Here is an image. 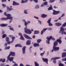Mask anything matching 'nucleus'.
Segmentation results:
<instances>
[{"instance_id": "obj_1", "label": "nucleus", "mask_w": 66, "mask_h": 66, "mask_svg": "<svg viewBox=\"0 0 66 66\" xmlns=\"http://www.w3.org/2000/svg\"><path fill=\"white\" fill-rule=\"evenodd\" d=\"M61 39H62V37H60L59 39H57L54 43L53 48L55 51H57L59 50L60 48L59 47H56V46L57 45V42L59 43V44H61V43H62V41L61 40Z\"/></svg>"}, {"instance_id": "obj_2", "label": "nucleus", "mask_w": 66, "mask_h": 66, "mask_svg": "<svg viewBox=\"0 0 66 66\" xmlns=\"http://www.w3.org/2000/svg\"><path fill=\"white\" fill-rule=\"evenodd\" d=\"M30 23H31V22L29 21H27V22H25V26L26 27L24 28V30L26 34H31L32 33V32H31V31L30 30V29H27V25H28V24H30Z\"/></svg>"}, {"instance_id": "obj_3", "label": "nucleus", "mask_w": 66, "mask_h": 66, "mask_svg": "<svg viewBox=\"0 0 66 66\" xmlns=\"http://www.w3.org/2000/svg\"><path fill=\"white\" fill-rule=\"evenodd\" d=\"M46 38L47 39L46 40V43L47 44H49L50 43V40L51 39L52 40H55V38H53V37L52 36H51L50 37H47Z\"/></svg>"}, {"instance_id": "obj_4", "label": "nucleus", "mask_w": 66, "mask_h": 66, "mask_svg": "<svg viewBox=\"0 0 66 66\" xmlns=\"http://www.w3.org/2000/svg\"><path fill=\"white\" fill-rule=\"evenodd\" d=\"M61 59L60 57H53L51 59V60H54L53 61V62L54 63V64H55L56 63V60H57V59Z\"/></svg>"}, {"instance_id": "obj_5", "label": "nucleus", "mask_w": 66, "mask_h": 66, "mask_svg": "<svg viewBox=\"0 0 66 66\" xmlns=\"http://www.w3.org/2000/svg\"><path fill=\"white\" fill-rule=\"evenodd\" d=\"M51 18H50L47 21V23H48L49 26H53V24L51 23Z\"/></svg>"}, {"instance_id": "obj_6", "label": "nucleus", "mask_w": 66, "mask_h": 66, "mask_svg": "<svg viewBox=\"0 0 66 66\" xmlns=\"http://www.w3.org/2000/svg\"><path fill=\"white\" fill-rule=\"evenodd\" d=\"M23 36H24V37H25V38H26V39H32V38L31 37H30V36H28V35L26 34H24Z\"/></svg>"}, {"instance_id": "obj_7", "label": "nucleus", "mask_w": 66, "mask_h": 66, "mask_svg": "<svg viewBox=\"0 0 66 66\" xmlns=\"http://www.w3.org/2000/svg\"><path fill=\"white\" fill-rule=\"evenodd\" d=\"M42 60L43 62H45V63H46L47 64H48V59L42 58Z\"/></svg>"}, {"instance_id": "obj_8", "label": "nucleus", "mask_w": 66, "mask_h": 66, "mask_svg": "<svg viewBox=\"0 0 66 66\" xmlns=\"http://www.w3.org/2000/svg\"><path fill=\"white\" fill-rule=\"evenodd\" d=\"M26 46L23 47L22 48V53L23 54H24L26 53Z\"/></svg>"}, {"instance_id": "obj_9", "label": "nucleus", "mask_w": 66, "mask_h": 66, "mask_svg": "<svg viewBox=\"0 0 66 66\" xmlns=\"http://www.w3.org/2000/svg\"><path fill=\"white\" fill-rule=\"evenodd\" d=\"M16 53H15V52H11L10 53V54L9 55H11L12 56H15V55H16Z\"/></svg>"}, {"instance_id": "obj_10", "label": "nucleus", "mask_w": 66, "mask_h": 66, "mask_svg": "<svg viewBox=\"0 0 66 66\" xmlns=\"http://www.w3.org/2000/svg\"><path fill=\"white\" fill-rule=\"evenodd\" d=\"M10 56H11V55H9L8 56V57H9V61H10V62H11V61H12L13 60V59H14V57H10Z\"/></svg>"}, {"instance_id": "obj_11", "label": "nucleus", "mask_w": 66, "mask_h": 66, "mask_svg": "<svg viewBox=\"0 0 66 66\" xmlns=\"http://www.w3.org/2000/svg\"><path fill=\"white\" fill-rule=\"evenodd\" d=\"M62 32H64V28L63 27H60V30L59 32L61 33Z\"/></svg>"}, {"instance_id": "obj_12", "label": "nucleus", "mask_w": 66, "mask_h": 66, "mask_svg": "<svg viewBox=\"0 0 66 66\" xmlns=\"http://www.w3.org/2000/svg\"><path fill=\"white\" fill-rule=\"evenodd\" d=\"M60 13V11H54V12L53 13V15H56V14H59Z\"/></svg>"}, {"instance_id": "obj_13", "label": "nucleus", "mask_w": 66, "mask_h": 66, "mask_svg": "<svg viewBox=\"0 0 66 66\" xmlns=\"http://www.w3.org/2000/svg\"><path fill=\"white\" fill-rule=\"evenodd\" d=\"M19 5V3H17L16 2L13 1V5Z\"/></svg>"}, {"instance_id": "obj_14", "label": "nucleus", "mask_w": 66, "mask_h": 66, "mask_svg": "<svg viewBox=\"0 0 66 66\" xmlns=\"http://www.w3.org/2000/svg\"><path fill=\"white\" fill-rule=\"evenodd\" d=\"M56 26H57V27H60L61 26H62V24L60 23H55Z\"/></svg>"}, {"instance_id": "obj_15", "label": "nucleus", "mask_w": 66, "mask_h": 66, "mask_svg": "<svg viewBox=\"0 0 66 66\" xmlns=\"http://www.w3.org/2000/svg\"><path fill=\"white\" fill-rule=\"evenodd\" d=\"M26 44L27 45H30V44H31V40H29L27 41L26 42Z\"/></svg>"}, {"instance_id": "obj_16", "label": "nucleus", "mask_w": 66, "mask_h": 66, "mask_svg": "<svg viewBox=\"0 0 66 66\" xmlns=\"http://www.w3.org/2000/svg\"><path fill=\"white\" fill-rule=\"evenodd\" d=\"M4 14L5 16H7V17H8V16H11V14H7V13H6V12H4Z\"/></svg>"}, {"instance_id": "obj_17", "label": "nucleus", "mask_w": 66, "mask_h": 66, "mask_svg": "<svg viewBox=\"0 0 66 66\" xmlns=\"http://www.w3.org/2000/svg\"><path fill=\"white\" fill-rule=\"evenodd\" d=\"M66 56V53H63L62 54V57H64Z\"/></svg>"}, {"instance_id": "obj_18", "label": "nucleus", "mask_w": 66, "mask_h": 66, "mask_svg": "<svg viewBox=\"0 0 66 66\" xmlns=\"http://www.w3.org/2000/svg\"><path fill=\"white\" fill-rule=\"evenodd\" d=\"M41 16L42 18H45V17H47V15L43 14Z\"/></svg>"}, {"instance_id": "obj_19", "label": "nucleus", "mask_w": 66, "mask_h": 66, "mask_svg": "<svg viewBox=\"0 0 66 66\" xmlns=\"http://www.w3.org/2000/svg\"><path fill=\"white\" fill-rule=\"evenodd\" d=\"M11 16H11H8V19H10V20H12L13 19V17L12 16Z\"/></svg>"}, {"instance_id": "obj_20", "label": "nucleus", "mask_w": 66, "mask_h": 66, "mask_svg": "<svg viewBox=\"0 0 66 66\" xmlns=\"http://www.w3.org/2000/svg\"><path fill=\"white\" fill-rule=\"evenodd\" d=\"M1 24V27H6L7 26V24Z\"/></svg>"}, {"instance_id": "obj_21", "label": "nucleus", "mask_w": 66, "mask_h": 66, "mask_svg": "<svg viewBox=\"0 0 66 66\" xmlns=\"http://www.w3.org/2000/svg\"><path fill=\"white\" fill-rule=\"evenodd\" d=\"M8 19V16L7 18H2L1 19V20H7Z\"/></svg>"}, {"instance_id": "obj_22", "label": "nucleus", "mask_w": 66, "mask_h": 66, "mask_svg": "<svg viewBox=\"0 0 66 66\" xmlns=\"http://www.w3.org/2000/svg\"><path fill=\"white\" fill-rule=\"evenodd\" d=\"M34 47H37V46H39V44H37L36 43H35L34 45Z\"/></svg>"}, {"instance_id": "obj_23", "label": "nucleus", "mask_w": 66, "mask_h": 66, "mask_svg": "<svg viewBox=\"0 0 66 66\" xmlns=\"http://www.w3.org/2000/svg\"><path fill=\"white\" fill-rule=\"evenodd\" d=\"M39 33V31L38 30H35L34 31V34H38Z\"/></svg>"}, {"instance_id": "obj_24", "label": "nucleus", "mask_w": 66, "mask_h": 66, "mask_svg": "<svg viewBox=\"0 0 66 66\" xmlns=\"http://www.w3.org/2000/svg\"><path fill=\"white\" fill-rule=\"evenodd\" d=\"M35 64V66H39V64L36 61L34 62Z\"/></svg>"}, {"instance_id": "obj_25", "label": "nucleus", "mask_w": 66, "mask_h": 66, "mask_svg": "<svg viewBox=\"0 0 66 66\" xmlns=\"http://www.w3.org/2000/svg\"><path fill=\"white\" fill-rule=\"evenodd\" d=\"M50 6L49 8L48 9V11H50V10H52V6L51 5H50Z\"/></svg>"}, {"instance_id": "obj_26", "label": "nucleus", "mask_w": 66, "mask_h": 66, "mask_svg": "<svg viewBox=\"0 0 66 66\" xmlns=\"http://www.w3.org/2000/svg\"><path fill=\"white\" fill-rule=\"evenodd\" d=\"M24 14H28V12H27V10H24Z\"/></svg>"}, {"instance_id": "obj_27", "label": "nucleus", "mask_w": 66, "mask_h": 66, "mask_svg": "<svg viewBox=\"0 0 66 66\" xmlns=\"http://www.w3.org/2000/svg\"><path fill=\"white\" fill-rule=\"evenodd\" d=\"M45 53V51L43 53H41L40 54V56H43L44 55V54Z\"/></svg>"}, {"instance_id": "obj_28", "label": "nucleus", "mask_w": 66, "mask_h": 66, "mask_svg": "<svg viewBox=\"0 0 66 66\" xmlns=\"http://www.w3.org/2000/svg\"><path fill=\"white\" fill-rule=\"evenodd\" d=\"M9 38L8 37H6V42H9Z\"/></svg>"}, {"instance_id": "obj_29", "label": "nucleus", "mask_w": 66, "mask_h": 66, "mask_svg": "<svg viewBox=\"0 0 66 66\" xmlns=\"http://www.w3.org/2000/svg\"><path fill=\"white\" fill-rule=\"evenodd\" d=\"M20 39H21V40H25L24 38H23V37L22 36H21V37L20 38Z\"/></svg>"}, {"instance_id": "obj_30", "label": "nucleus", "mask_w": 66, "mask_h": 66, "mask_svg": "<svg viewBox=\"0 0 66 66\" xmlns=\"http://www.w3.org/2000/svg\"><path fill=\"white\" fill-rule=\"evenodd\" d=\"M7 36V35L6 34H4L2 36V38H5Z\"/></svg>"}, {"instance_id": "obj_31", "label": "nucleus", "mask_w": 66, "mask_h": 66, "mask_svg": "<svg viewBox=\"0 0 66 66\" xmlns=\"http://www.w3.org/2000/svg\"><path fill=\"white\" fill-rule=\"evenodd\" d=\"M10 48V46H8V47H6L5 49V50H6V49H9Z\"/></svg>"}, {"instance_id": "obj_32", "label": "nucleus", "mask_w": 66, "mask_h": 66, "mask_svg": "<svg viewBox=\"0 0 66 66\" xmlns=\"http://www.w3.org/2000/svg\"><path fill=\"white\" fill-rule=\"evenodd\" d=\"M54 2H55V0H50L49 1V2L50 3H53Z\"/></svg>"}, {"instance_id": "obj_33", "label": "nucleus", "mask_w": 66, "mask_h": 66, "mask_svg": "<svg viewBox=\"0 0 66 66\" xmlns=\"http://www.w3.org/2000/svg\"><path fill=\"white\" fill-rule=\"evenodd\" d=\"M42 40L41 39H38L37 40V42L38 43H39Z\"/></svg>"}, {"instance_id": "obj_34", "label": "nucleus", "mask_w": 66, "mask_h": 66, "mask_svg": "<svg viewBox=\"0 0 66 66\" xmlns=\"http://www.w3.org/2000/svg\"><path fill=\"white\" fill-rule=\"evenodd\" d=\"M66 26V22L63 24L62 26L63 27H65Z\"/></svg>"}, {"instance_id": "obj_35", "label": "nucleus", "mask_w": 66, "mask_h": 66, "mask_svg": "<svg viewBox=\"0 0 66 66\" xmlns=\"http://www.w3.org/2000/svg\"><path fill=\"white\" fill-rule=\"evenodd\" d=\"M35 8H37V9H39V5H37L35 7Z\"/></svg>"}, {"instance_id": "obj_36", "label": "nucleus", "mask_w": 66, "mask_h": 66, "mask_svg": "<svg viewBox=\"0 0 66 66\" xmlns=\"http://www.w3.org/2000/svg\"><path fill=\"white\" fill-rule=\"evenodd\" d=\"M48 31H51L52 30V28L51 27H49L48 28Z\"/></svg>"}, {"instance_id": "obj_37", "label": "nucleus", "mask_w": 66, "mask_h": 66, "mask_svg": "<svg viewBox=\"0 0 66 66\" xmlns=\"http://www.w3.org/2000/svg\"><path fill=\"white\" fill-rule=\"evenodd\" d=\"M22 21L23 22H24V26H25V25L26 24L25 22H26V20L24 19H23L22 20Z\"/></svg>"}, {"instance_id": "obj_38", "label": "nucleus", "mask_w": 66, "mask_h": 66, "mask_svg": "<svg viewBox=\"0 0 66 66\" xmlns=\"http://www.w3.org/2000/svg\"><path fill=\"white\" fill-rule=\"evenodd\" d=\"M9 29L10 30H11V31H14V29L13 28L10 27Z\"/></svg>"}, {"instance_id": "obj_39", "label": "nucleus", "mask_w": 66, "mask_h": 66, "mask_svg": "<svg viewBox=\"0 0 66 66\" xmlns=\"http://www.w3.org/2000/svg\"><path fill=\"white\" fill-rule=\"evenodd\" d=\"M61 34L62 35H63V34H65V35H66V32H65V31L62 32H61Z\"/></svg>"}, {"instance_id": "obj_40", "label": "nucleus", "mask_w": 66, "mask_h": 66, "mask_svg": "<svg viewBox=\"0 0 66 66\" xmlns=\"http://www.w3.org/2000/svg\"><path fill=\"white\" fill-rule=\"evenodd\" d=\"M48 28H44L43 29V31H44V32H45V31H46V30H48Z\"/></svg>"}, {"instance_id": "obj_41", "label": "nucleus", "mask_w": 66, "mask_h": 66, "mask_svg": "<svg viewBox=\"0 0 66 66\" xmlns=\"http://www.w3.org/2000/svg\"><path fill=\"white\" fill-rule=\"evenodd\" d=\"M44 32H45V31H44L43 30L41 32V35H43L44 34Z\"/></svg>"}, {"instance_id": "obj_42", "label": "nucleus", "mask_w": 66, "mask_h": 66, "mask_svg": "<svg viewBox=\"0 0 66 66\" xmlns=\"http://www.w3.org/2000/svg\"><path fill=\"white\" fill-rule=\"evenodd\" d=\"M62 62L63 61H66V57L64 59H63L62 60Z\"/></svg>"}, {"instance_id": "obj_43", "label": "nucleus", "mask_w": 66, "mask_h": 66, "mask_svg": "<svg viewBox=\"0 0 66 66\" xmlns=\"http://www.w3.org/2000/svg\"><path fill=\"white\" fill-rule=\"evenodd\" d=\"M43 4L44 5H48V2H45Z\"/></svg>"}, {"instance_id": "obj_44", "label": "nucleus", "mask_w": 66, "mask_h": 66, "mask_svg": "<svg viewBox=\"0 0 66 66\" xmlns=\"http://www.w3.org/2000/svg\"><path fill=\"white\" fill-rule=\"evenodd\" d=\"M2 6H3V7H6V5L4 4H2Z\"/></svg>"}, {"instance_id": "obj_45", "label": "nucleus", "mask_w": 66, "mask_h": 66, "mask_svg": "<svg viewBox=\"0 0 66 66\" xmlns=\"http://www.w3.org/2000/svg\"><path fill=\"white\" fill-rule=\"evenodd\" d=\"M7 7L9 11H11V10H13V8H9V7L7 6Z\"/></svg>"}, {"instance_id": "obj_46", "label": "nucleus", "mask_w": 66, "mask_h": 66, "mask_svg": "<svg viewBox=\"0 0 66 66\" xmlns=\"http://www.w3.org/2000/svg\"><path fill=\"white\" fill-rule=\"evenodd\" d=\"M59 66H64V64H63L61 63V64H59Z\"/></svg>"}, {"instance_id": "obj_47", "label": "nucleus", "mask_w": 66, "mask_h": 66, "mask_svg": "<svg viewBox=\"0 0 66 66\" xmlns=\"http://www.w3.org/2000/svg\"><path fill=\"white\" fill-rule=\"evenodd\" d=\"M18 47H22V46L20 44H18Z\"/></svg>"}, {"instance_id": "obj_48", "label": "nucleus", "mask_w": 66, "mask_h": 66, "mask_svg": "<svg viewBox=\"0 0 66 66\" xmlns=\"http://www.w3.org/2000/svg\"><path fill=\"white\" fill-rule=\"evenodd\" d=\"M37 21H38V22H39L40 24H42V21H41L38 20Z\"/></svg>"}, {"instance_id": "obj_49", "label": "nucleus", "mask_w": 66, "mask_h": 66, "mask_svg": "<svg viewBox=\"0 0 66 66\" xmlns=\"http://www.w3.org/2000/svg\"><path fill=\"white\" fill-rule=\"evenodd\" d=\"M7 60L6 61V63H8L9 62V56L7 57Z\"/></svg>"}, {"instance_id": "obj_50", "label": "nucleus", "mask_w": 66, "mask_h": 66, "mask_svg": "<svg viewBox=\"0 0 66 66\" xmlns=\"http://www.w3.org/2000/svg\"><path fill=\"white\" fill-rule=\"evenodd\" d=\"M18 35H19V36H20L21 37L22 36V34L21 33H19V34H18Z\"/></svg>"}, {"instance_id": "obj_51", "label": "nucleus", "mask_w": 66, "mask_h": 66, "mask_svg": "<svg viewBox=\"0 0 66 66\" xmlns=\"http://www.w3.org/2000/svg\"><path fill=\"white\" fill-rule=\"evenodd\" d=\"M25 3V2L24 0H22L21 1V3Z\"/></svg>"}, {"instance_id": "obj_52", "label": "nucleus", "mask_w": 66, "mask_h": 66, "mask_svg": "<svg viewBox=\"0 0 66 66\" xmlns=\"http://www.w3.org/2000/svg\"><path fill=\"white\" fill-rule=\"evenodd\" d=\"M34 18H35L36 19H39V18L37 16H34Z\"/></svg>"}, {"instance_id": "obj_53", "label": "nucleus", "mask_w": 66, "mask_h": 66, "mask_svg": "<svg viewBox=\"0 0 66 66\" xmlns=\"http://www.w3.org/2000/svg\"><path fill=\"white\" fill-rule=\"evenodd\" d=\"M12 66H18V64L16 63H15V64H14L13 65H12Z\"/></svg>"}, {"instance_id": "obj_54", "label": "nucleus", "mask_w": 66, "mask_h": 66, "mask_svg": "<svg viewBox=\"0 0 66 66\" xmlns=\"http://www.w3.org/2000/svg\"><path fill=\"white\" fill-rule=\"evenodd\" d=\"M15 39V37H12V39L13 40H14V39Z\"/></svg>"}, {"instance_id": "obj_55", "label": "nucleus", "mask_w": 66, "mask_h": 66, "mask_svg": "<svg viewBox=\"0 0 66 66\" xmlns=\"http://www.w3.org/2000/svg\"><path fill=\"white\" fill-rule=\"evenodd\" d=\"M65 16V13H63L61 15V17H64Z\"/></svg>"}, {"instance_id": "obj_56", "label": "nucleus", "mask_w": 66, "mask_h": 66, "mask_svg": "<svg viewBox=\"0 0 66 66\" xmlns=\"http://www.w3.org/2000/svg\"><path fill=\"white\" fill-rule=\"evenodd\" d=\"M6 1V0H2V2H4Z\"/></svg>"}, {"instance_id": "obj_57", "label": "nucleus", "mask_w": 66, "mask_h": 66, "mask_svg": "<svg viewBox=\"0 0 66 66\" xmlns=\"http://www.w3.org/2000/svg\"><path fill=\"white\" fill-rule=\"evenodd\" d=\"M5 59H3L2 60V62H3V63H4V62H5Z\"/></svg>"}, {"instance_id": "obj_58", "label": "nucleus", "mask_w": 66, "mask_h": 66, "mask_svg": "<svg viewBox=\"0 0 66 66\" xmlns=\"http://www.w3.org/2000/svg\"><path fill=\"white\" fill-rule=\"evenodd\" d=\"M54 9H57V8H58V7L56 6H54Z\"/></svg>"}, {"instance_id": "obj_59", "label": "nucleus", "mask_w": 66, "mask_h": 66, "mask_svg": "<svg viewBox=\"0 0 66 66\" xmlns=\"http://www.w3.org/2000/svg\"><path fill=\"white\" fill-rule=\"evenodd\" d=\"M33 0L34 1H35V2H36V3H37V2H38V0Z\"/></svg>"}, {"instance_id": "obj_60", "label": "nucleus", "mask_w": 66, "mask_h": 66, "mask_svg": "<svg viewBox=\"0 0 66 66\" xmlns=\"http://www.w3.org/2000/svg\"><path fill=\"white\" fill-rule=\"evenodd\" d=\"M7 43L8 44H11V42L10 41H9L7 42Z\"/></svg>"}, {"instance_id": "obj_61", "label": "nucleus", "mask_w": 66, "mask_h": 66, "mask_svg": "<svg viewBox=\"0 0 66 66\" xmlns=\"http://www.w3.org/2000/svg\"><path fill=\"white\" fill-rule=\"evenodd\" d=\"M20 66H24L23 65V64L22 63L20 64Z\"/></svg>"}, {"instance_id": "obj_62", "label": "nucleus", "mask_w": 66, "mask_h": 66, "mask_svg": "<svg viewBox=\"0 0 66 66\" xmlns=\"http://www.w3.org/2000/svg\"><path fill=\"white\" fill-rule=\"evenodd\" d=\"M49 52H47V54H46L47 56H48V55H49Z\"/></svg>"}, {"instance_id": "obj_63", "label": "nucleus", "mask_w": 66, "mask_h": 66, "mask_svg": "<svg viewBox=\"0 0 66 66\" xmlns=\"http://www.w3.org/2000/svg\"><path fill=\"white\" fill-rule=\"evenodd\" d=\"M2 34H4L5 33V32H4V31L3 30L2 31Z\"/></svg>"}, {"instance_id": "obj_64", "label": "nucleus", "mask_w": 66, "mask_h": 66, "mask_svg": "<svg viewBox=\"0 0 66 66\" xmlns=\"http://www.w3.org/2000/svg\"><path fill=\"white\" fill-rule=\"evenodd\" d=\"M28 0H25V1H24L25 3H27V2H28Z\"/></svg>"}]
</instances>
